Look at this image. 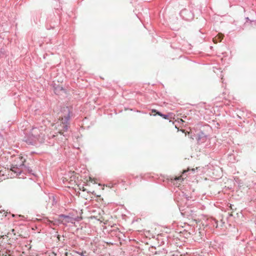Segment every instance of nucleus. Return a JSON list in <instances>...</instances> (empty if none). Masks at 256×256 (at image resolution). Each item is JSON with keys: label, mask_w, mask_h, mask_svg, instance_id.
I'll list each match as a JSON object with an SVG mask.
<instances>
[{"label": "nucleus", "mask_w": 256, "mask_h": 256, "mask_svg": "<svg viewBox=\"0 0 256 256\" xmlns=\"http://www.w3.org/2000/svg\"><path fill=\"white\" fill-rule=\"evenodd\" d=\"M188 170H184L183 172H182V174H184V172H188Z\"/></svg>", "instance_id": "f3484780"}, {"label": "nucleus", "mask_w": 256, "mask_h": 256, "mask_svg": "<svg viewBox=\"0 0 256 256\" xmlns=\"http://www.w3.org/2000/svg\"><path fill=\"white\" fill-rule=\"evenodd\" d=\"M72 184H73V183H72V184H71L70 186H68L70 187V186H72Z\"/></svg>", "instance_id": "6ab92c4d"}, {"label": "nucleus", "mask_w": 256, "mask_h": 256, "mask_svg": "<svg viewBox=\"0 0 256 256\" xmlns=\"http://www.w3.org/2000/svg\"><path fill=\"white\" fill-rule=\"evenodd\" d=\"M64 218H68V216H64Z\"/></svg>", "instance_id": "412c9836"}, {"label": "nucleus", "mask_w": 256, "mask_h": 256, "mask_svg": "<svg viewBox=\"0 0 256 256\" xmlns=\"http://www.w3.org/2000/svg\"><path fill=\"white\" fill-rule=\"evenodd\" d=\"M14 236H16V238H17L18 236L21 237V238H25L26 236H24L23 234H22V232H20L18 230L17 231L16 233H14Z\"/></svg>", "instance_id": "6e6552de"}, {"label": "nucleus", "mask_w": 256, "mask_h": 256, "mask_svg": "<svg viewBox=\"0 0 256 256\" xmlns=\"http://www.w3.org/2000/svg\"><path fill=\"white\" fill-rule=\"evenodd\" d=\"M50 256H68V252L66 249L61 248L56 252H52Z\"/></svg>", "instance_id": "20e7f679"}, {"label": "nucleus", "mask_w": 256, "mask_h": 256, "mask_svg": "<svg viewBox=\"0 0 256 256\" xmlns=\"http://www.w3.org/2000/svg\"><path fill=\"white\" fill-rule=\"evenodd\" d=\"M66 114L64 117L60 118L54 124V128L58 130V133L62 134L66 131L68 126V120L70 118V111L68 108L64 109Z\"/></svg>", "instance_id": "f03ea898"}, {"label": "nucleus", "mask_w": 256, "mask_h": 256, "mask_svg": "<svg viewBox=\"0 0 256 256\" xmlns=\"http://www.w3.org/2000/svg\"><path fill=\"white\" fill-rule=\"evenodd\" d=\"M175 128L178 129V131L180 130L179 128L176 126H175Z\"/></svg>", "instance_id": "a211bd4d"}, {"label": "nucleus", "mask_w": 256, "mask_h": 256, "mask_svg": "<svg viewBox=\"0 0 256 256\" xmlns=\"http://www.w3.org/2000/svg\"><path fill=\"white\" fill-rule=\"evenodd\" d=\"M90 181H92V179L91 178H90Z\"/></svg>", "instance_id": "aec40b11"}, {"label": "nucleus", "mask_w": 256, "mask_h": 256, "mask_svg": "<svg viewBox=\"0 0 256 256\" xmlns=\"http://www.w3.org/2000/svg\"><path fill=\"white\" fill-rule=\"evenodd\" d=\"M205 138V136H204V134L202 132L198 134L196 137L198 144L204 142Z\"/></svg>", "instance_id": "39448f33"}, {"label": "nucleus", "mask_w": 256, "mask_h": 256, "mask_svg": "<svg viewBox=\"0 0 256 256\" xmlns=\"http://www.w3.org/2000/svg\"><path fill=\"white\" fill-rule=\"evenodd\" d=\"M46 126H34L25 136V142L30 144H32L37 141L42 142L46 134Z\"/></svg>", "instance_id": "f257e3e1"}, {"label": "nucleus", "mask_w": 256, "mask_h": 256, "mask_svg": "<svg viewBox=\"0 0 256 256\" xmlns=\"http://www.w3.org/2000/svg\"><path fill=\"white\" fill-rule=\"evenodd\" d=\"M175 121L178 123L182 124H183L184 122V121L182 118H178L177 120H176Z\"/></svg>", "instance_id": "9d476101"}, {"label": "nucleus", "mask_w": 256, "mask_h": 256, "mask_svg": "<svg viewBox=\"0 0 256 256\" xmlns=\"http://www.w3.org/2000/svg\"><path fill=\"white\" fill-rule=\"evenodd\" d=\"M12 232L14 234V233H16L18 230L16 229L12 228Z\"/></svg>", "instance_id": "ddd939ff"}, {"label": "nucleus", "mask_w": 256, "mask_h": 256, "mask_svg": "<svg viewBox=\"0 0 256 256\" xmlns=\"http://www.w3.org/2000/svg\"><path fill=\"white\" fill-rule=\"evenodd\" d=\"M224 37L223 34L222 33H219L214 38H213V42L215 44H217L219 42H220L222 40Z\"/></svg>", "instance_id": "423d86ee"}, {"label": "nucleus", "mask_w": 256, "mask_h": 256, "mask_svg": "<svg viewBox=\"0 0 256 256\" xmlns=\"http://www.w3.org/2000/svg\"><path fill=\"white\" fill-rule=\"evenodd\" d=\"M180 130L183 133H185L186 136V134H190V132H186L184 130H182H182Z\"/></svg>", "instance_id": "9b49d317"}, {"label": "nucleus", "mask_w": 256, "mask_h": 256, "mask_svg": "<svg viewBox=\"0 0 256 256\" xmlns=\"http://www.w3.org/2000/svg\"><path fill=\"white\" fill-rule=\"evenodd\" d=\"M152 113H156V112H157V111H156V110H152Z\"/></svg>", "instance_id": "4468645a"}, {"label": "nucleus", "mask_w": 256, "mask_h": 256, "mask_svg": "<svg viewBox=\"0 0 256 256\" xmlns=\"http://www.w3.org/2000/svg\"><path fill=\"white\" fill-rule=\"evenodd\" d=\"M156 114L162 116V118H163L164 119H170V118L174 119V117L172 116V113L168 114V115H166V114H162V113H160V112H157Z\"/></svg>", "instance_id": "0eeeda50"}, {"label": "nucleus", "mask_w": 256, "mask_h": 256, "mask_svg": "<svg viewBox=\"0 0 256 256\" xmlns=\"http://www.w3.org/2000/svg\"><path fill=\"white\" fill-rule=\"evenodd\" d=\"M48 222H50L51 224H52L54 225L55 224V223L53 221L48 220Z\"/></svg>", "instance_id": "dca6fc26"}, {"label": "nucleus", "mask_w": 256, "mask_h": 256, "mask_svg": "<svg viewBox=\"0 0 256 256\" xmlns=\"http://www.w3.org/2000/svg\"><path fill=\"white\" fill-rule=\"evenodd\" d=\"M26 159L22 156L16 157L10 168V170L15 174L20 173V168L24 166Z\"/></svg>", "instance_id": "7ed1b4c3"}, {"label": "nucleus", "mask_w": 256, "mask_h": 256, "mask_svg": "<svg viewBox=\"0 0 256 256\" xmlns=\"http://www.w3.org/2000/svg\"><path fill=\"white\" fill-rule=\"evenodd\" d=\"M78 254L82 256H86L84 255V254H86V251L82 252H78Z\"/></svg>", "instance_id": "f8f14e48"}, {"label": "nucleus", "mask_w": 256, "mask_h": 256, "mask_svg": "<svg viewBox=\"0 0 256 256\" xmlns=\"http://www.w3.org/2000/svg\"><path fill=\"white\" fill-rule=\"evenodd\" d=\"M80 190H82V191L86 190V189L84 188V186H82V188H80Z\"/></svg>", "instance_id": "2eb2a0df"}, {"label": "nucleus", "mask_w": 256, "mask_h": 256, "mask_svg": "<svg viewBox=\"0 0 256 256\" xmlns=\"http://www.w3.org/2000/svg\"><path fill=\"white\" fill-rule=\"evenodd\" d=\"M184 178H183L182 176V175H181V176H178V177L176 176V177H175V178H174V179L175 180H184Z\"/></svg>", "instance_id": "1a4fd4ad"}]
</instances>
